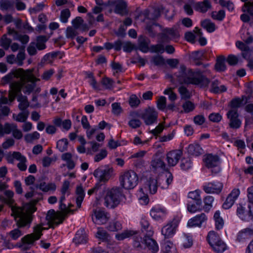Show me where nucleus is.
Returning a JSON list of instances; mask_svg holds the SVG:
<instances>
[{"instance_id":"obj_1","label":"nucleus","mask_w":253,"mask_h":253,"mask_svg":"<svg viewBox=\"0 0 253 253\" xmlns=\"http://www.w3.org/2000/svg\"><path fill=\"white\" fill-rule=\"evenodd\" d=\"M33 70V69L24 70L22 68H19L14 73L9 74L3 78L4 83L11 82L14 77L19 78L20 80L14 82L10 84L8 99L5 97H1L0 98V115H8L9 109L2 105L7 104L8 102H12L16 96H17V100L19 102V109L22 111H26L25 110L29 106V103L27 97L21 94V90L27 94H30L35 89L36 92H40L41 88L36 87V84L39 79L35 76Z\"/></svg>"},{"instance_id":"obj_2","label":"nucleus","mask_w":253,"mask_h":253,"mask_svg":"<svg viewBox=\"0 0 253 253\" xmlns=\"http://www.w3.org/2000/svg\"><path fill=\"white\" fill-rule=\"evenodd\" d=\"M6 196L5 203L11 208V215L16 219L19 218L17 223L19 227H24L30 224L32 221V214L34 212L36 208L31 204H25L22 208L13 205L14 193L11 190H6L4 192Z\"/></svg>"},{"instance_id":"obj_3","label":"nucleus","mask_w":253,"mask_h":253,"mask_svg":"<svg viewBox=\"0 0 253 253\" xmlns=\"http://www.w3.org/2000/svg\"><path fill=\"white\" fill-rule=\"evenodd\" d=\"M178 82L181 83H186L199 85L201 86H206L209 84L208 78L203 76L200 71L193 72L189 70L186 72L184 65H181L179 69V75L177 76Z\"/></svg>"},{"instance_id":"obj_4","label":"nucleus","mask_w":253,"mask_h":253,"mask_svg":"<svg viewBox=\"0 0 253 253\" xmlns=\"http://www.w3.org/2000/svg\"><path fill=\"white\" fill-rule=\"evenodd\" d=\"M67 195H62L59 199V208L61 212H55L54 210L49 211L47 212L46 218L49 222L54 225L57 226L61 223L65 218V216L71 211L67 208L64 204Z\"/></svg>"},{"instance_id":"obj_5","label":"nucleus","mask_w":253,"mask_h":253,"mask_svg":"<svg viewBox=\"0 0 253 253\" xmlns=\"http://www.w3.org/2000/svg\"><path fill=\"white\" fill-rule=\"evenodd\" d=\"M104 191L103 192H105V196L104 200V205L105 207L109 209H114L117 207L121 200L123 196V193L122 190L120 187H115L111 189H105L103 187Z\"/></svg>"},{"instance_id":"obj_6","label":"nucleus","mask_w":253,"mask_h":253,"mask_svg":"<svg viewBox=\"0 0 253 253\" xmlns=\"http://www.w3.org/2000/svg\"><path fill=\"white\" fill-rule=\"evenodd\" d=\"M138 181V176L133 170L123 171L119 176L121 186L126 190L133 189L137 185Z\"/></svg>"},{"instance_id":"obj_7","label":"nucleus","mask_w":253,"mask_h":253,"mask_svg":"<svg viewBox=\"0 0 253 253\" xmlns=\"http://www.w3.org/2000/svg\"><path fill=\"white\" fill-rule=\"evenodd\" d=\"M139 115L147 126L157 123L158 113L154 107H148L139 113Z\"/></svg>"},{"instance_id":"obj_8","label":"nucleus","mask_w":253,"mask_h":253,"mask_svg":"<svg viewBox=\"0 0 253 253\" xmlns=\"http://www.w3.org/2000/svg\"><path fill=\"white\" fill-rule=\"evenodd\" d=\"M114 169L112 168L105 166L95 169L93 172L94 176L97 179L99 182L105 183L113 175Z\"/></svg>"},{"instance_id":"obj_9","label":"nucleus","mask_w":253,"mask_h":253,"mask_svg":"<svg viewBox=\"0 0 253 253\" xmlns=\"http://www.w3.org/2000/svg\"><path fill=\"white\" fill-rule=\"evenodd\" d=\"M44 229L42 225L38 224L36 225L34 227L33 233L28 234L21 239V241L23 243V246L33 245L36 241L38 240L41 238L42 235V231Z\"/></svg>"},{"instance_id":"obj_10","label":"nucleus","mask_w":253,"mask_h":253,"mask_svg":"<svg viewBox=\"0 0 253 253\" xmlns=\"http://www.w3.org/2000/svg\"><path fill=\"white\" fill-rule=\"evenodd\" d=\"M12 132L13 136L17 139H20L23 137L22 131L17 128V126L14 124L5 123L4 126L0 124V135L4 134H10Z\"/></svg>"},{"instance_id":"obj_11","label":"nucleus","mask_w":253,"mask_h":253,"mask_svg":"<svg viewBox=\"0 0 253 253\" xmlns=\"http://www.w3.org/2000/svg\"><path fill=\"white\" fill-rule=\"evenodd\" d=\"M250 209V206H248V209H247L246 204H239L237 206V215L243 221H253V213Z\"/></svg>"},{"instance_id":"obj_12","label":"nucleus","mask_w":253,"mask_h":253,"mask_svg":"<svg viewBox=\"0 0 253 253\" xmlns=\"http://www.w3.org/2000/svg\"><path fill=\"white\" fill-rule=\"evenodd\" d=\"M205 162L208 168L211 169L212 173L216 174L220 172L219 159L217 155L212 154L207 155L205 159Z\"/></svg>"},{"instance_id":"obj_13","label":"nucleus","mask_w":253,"mask_h":253,"mask_svg":"<svg viewBox=\"0 0 253 253\" xmlns=\"http://www.w3.org/2000/svg\"><path fill=\"white\" fill-rule=\"evenodd\" d=\"M227 117L229 120V126L233 129H237L241 126L242 122L239 118L238 110L235 108H232L227 113Z\"/></svg>"},{"instance_id":"obj_14","label":"nucleus","mask_w":253,"mask_h":253,"mask_svg":"<svg viewBox=\"0 0 253 253\" xmlns=\"http://www.w3.org/2000/svg\"><path fill=\"white\" fill-rule=\"evenodd\" d=\"M177 226L178 223L175 220L170 221L164 226L162 228L161 233L164 236L165 239L172 237L176 233Z\"/></svg>"},{"instance_id":"obj_15","label":"nucleus","mask_w":253,"mask_h":253,"mask_svg":"<svg viewBox=\"0 0 253 253\" xmlns=\"http://www.w3.org/2000/svg\"><path fill=\"white\" fill-rule=\"evenodd\" d=\"M158 181L157 180L150 178L147 180L142 187L140 189V191L144 194H155L157 191Z\"/></svg>"},{"instance_id":"obj_16","label":"nucleus","mask_w":253,"mask_h":253,"mask_svg":"<svg viewBox=\"0 0 253 253\" xmlns=\"http://www.w3.org/2000/svg\"><path fill=\"white\" fill-rule=\"evenodd\" d=\"M203 190L206 193L219 194L223 188V184L219 181L206 182L203 186Z\"/></svg>"},{"instance_id":"obj_17","label":"nucleus","mask_w":253,"mask_h":253,"mask_svg":"<svg viewBox=\"0 0 253 253\" xmlns=\"http://www.w3.org/2000/svg\"><path fill=\"white\" fill-rule=\"evenodd\" d=\"M208 217L206 214L201 213L189 219L187 225L190 228L201 227L203 224L206 223Z\"/></svg>"},{"instance_id":"obj_18","label":"nucleus","mask_w":253,"mask_h":253,"mask_svg":"<svg viewBox=\"0 0 253 253\" xmlns=\"http://www.w3.org/2000/svg\"><path fill=\"white\" fill-rule=\"evenodd\" d=\"M108 214L102 209H96L93 211L92 220L97 224H103L107 222L109 219Z\"/></svg>"},{"instance_id":"obj_19","label":"nucleus","mask_w":253,"mask_h":253,"mask_svg":"<svg viewBox=\"0 0 253 253\" xmlns=\"http://www.w3.org/2000/svg\"><path fill=\"white\" fill-rule=\"evenodd\" d=\"M182 155V152L179 150L169 151L167 154L166 160L170 167L175 166Z\"/></svg>"},{"instance_id":"obj_20","label":"nucleus","mask_w":253,"mask_h":253,"mask_svg":"<svg viewBox=\"0 0 253 253\" xmlns=\"http://www.w3.org/2000/svg\"><path fill=\"white\" fill-rule=\"evenodd\" d=\"M151 217L156 220H163L166 216L167 211L164 208L160 206H156L152 208L150 211Z\"/></svg>"},{"instance_id":"obj_21","label":"nucleus","mask_w":253,"mask_h":253,"mask_svg":"<svg viewBox=\"0 0 253 253\" xmlns=\"http://www.w3.org/2000/svg\"><path fill=\"white\" fill-rule=\"evenodd\" d=\"M240 193V191L239 189H233L223 204V208L227 210L231 208L239 197Z\"/></svg>"},{"instance_id":"obj_22","label":"nucleus","mask_w":253,"mask_h":253,"mask_svg":"<svg viewBox=\"0 0 253 253\" xmlns=\"http://www.w3.org/2000/svg\"><path fill=\"white\" fill-rule=\"evenodd\" d=\"M253 236V227L246 228L241 230L237 235L236 241L243 243Z\"/></svg>"},{"instance_id":"obj_23","label":"nucleus","mask_w":253,"mask_h":253,"mask_svg":"<svg viewBox=\"0 0 253 253\" xmlns=\"http://www.w3.org/2000/svg\"><path fill=\"white\" fill-rule=\"evenodd\" d=\"M148 235L144 236V246L152 253H156L159 251V246L157 242Z\"/></svg>"},{"instance_id":"obj_24","label":"nucleus","mask_w":253,"mask_h":253,"mask_svg":"<svg viewBox=\"0 0 253 253\" xmlns=\"http://www.w3.org/2000/svg\"><path fill=\"white\" fill-rule=\"evenodd\" d=\"M178 36V32L174 28L165 29L162 33L161 41L162 42H168L170 40Z\"/></svg>"},{"instance_id":"obj_25","label":"nucleus","mask_w":253,"mask_h":253,"mask_svg":"<svg viewBox=\"0 0 253 253\" xmlns=\"http://www.w3.org/2000/svg\"><path fill=\"white\" fill-rule=\"evenodd\" d=\"M140 117L137 111H132L129 113L130 120L128 123V126L132 128H137L141 125V122L138 117Z\"/></svg>"},{"instance_id":"obj_26","label":"nucleus","mask_w":253,"mask_h":253,"mask_svg":"<svg viewBox=\"0 0 253 253\" xmlns=\"http://www.w3.org/2000/svg\"><path fill=\"white\" fill-rule=\"evenodd\" d=\"M161 248L163 253H177L175 245L168 239L163 240Z\"/></svg>"},{"instance_id":"obj_27","label":"nucleus","mask_w":253,"mask_h":253,"mask_svg":"<svg viewBox=\"0 0 253 253\" xmlns=\"http://www.w3.org/2000/svg\"><path fill=\"white\" fill-rule=\"evenodd\" d=\"M193 7L196 11L202 13H205L211 8V5L208 0H204L203 1H199L195 3Z\"/></svg>"},{"instance_id":"obj_28","label":"nucleus","mask_w":253,"mask_h":253,"mask_svg":"<svg viewBox=\"0 0 253 253\" xmlns=\"http://www.w3.org/2000/svg\"><path fill=\"white\" fill-rule=\"evenodd\" d=\"M150 42V41L148 38L143 36H140L138 40V49L144 53H147L150 49L149 48Z\"/></svg>"},{"instance_id":"obj_29","label":"nucleus","mask_w":253,"mask_h":253,"mask_svg":"<svg viewBox=\"0 0 253 253\" xmlns=\"http://www.w3.org/2000/svg\"><path fill=\"white\" fill-rule=\"evenodd\" d=\"M86 241L87 235L84 229L78 230L73 239V242L76 245L85 243Z\"/></svg>"},{"instance_id":"obj_30","label":"nucleus","mask_w":253,"mask_h":253,"mask_svg":"<svg viewBox=\"0 0 253 253\" xmlns=\"http://www.w3.org/2000/svg\"><path fill=\"white\" fill-rule=\"evenodd\" d=\"M141 230L143 232H146V235L152 236L154 234V231L152 227L150 226L148 220L145 217H142L140 220Z\"/></svg>"},{"instance_id":"obj_31","label":"nucleus","mask_w":253,"mask_h":253,"mask_svg":"<svg viewBox=\"0 0 253 253\" xmlns=\"http://www.w3.org/2000/svg\"><path fill=\"white\" fill-rule=\"evenodd\" d=\"M127 3L124 0H120L118 1L115 6L114 12L121 15H124L127 14V11L126 9Z\"/></svg>"},{"instance_id":"obj_32","label":"nucleus","mask_w":253,"mask_h":253,"mask_svg":"<svg viewBox=\"0 0 253 253\" xmlns=\"http://www.w3.org/2000/svg\"><path fill=\"white\" fill-rule=\"evenodd\" d=\"M38 188L44 192H54L56 189V186L54 183H46L45 182H41L37 186Z\"/></svg>"},{"instance_id":"obj_33","label":"nucleus","mask_w":253,"mask_h":253,"mask_svg":"<svg viewBox=\"0 0 253 253\" xmlns=\"http://www.w3.org/2000/svg\"><path fill=\"white\" fill-rule=\"evenodd\" d=\"M227 87L223 84H220L217 80L212 82L211 87V91L214 93H220L226 91Z\"/></svg>"},{"instance_id":"obj_34","label":"nucleus","mask_w":253,"mask_h":253,"mask_svg":"<svg viewBox=\"0 0 253 253\" xmlns=\"http://www.w3.org/2000/svg\"><path fill=\"white\" fill-rule=\"evenodd\" d=\"M72 155L70 153H65L61 155V159L66 162V166L69 169H73L75 167V163L72 160Z\"/></svg>"},{"instance_id":"obj_35","label":"nucleus","mask_w":253,"mask_h":253,"mask_svg":"<svg viewBox=\"0 0 253 253\" xmlns=\"http://www.w3.org/2000/svg\"><path fill=\"white\" fill-rule=\"evenodd\" d=\"M207 240L210 246L212 247L217 242L222 240L216 233L213 231H211L208 234Z\"/></svg>"},{"instance_id":"obj_36","label":"nucleus","mask_w":253,"mask_h":253,"mask_svg":"<svg viewBox=\"0 0 253 253\" xmlns=\"http://www.w3.org/2000/svg\"><path fill=\"white\" fill-rule=\"evenodd\" d=\"M76 194L77 195L76 198L77 207L78 208H80L85 195L84 190L82 186H78L77 187Z\"/></svg>"},{"instance_id":"obj_37","label":"nucleus","mask_w":253,"mask_h":253,"mask_svg":"<svg viewBox=\"0 0 253 253\" xmlns=\"http://www.w3.org/2000/svg\"><path fill=\"white\" fill-rule=\"evenodd\" d=\"M97 238L103 242H106L110 240V236L106 230L102 228L99 227L97 228V231L95 234Z\"/></svg>"},{"instance_id":"obj_38","label":"nucleus","mask_w":253,"mask_h":253,"mask_svg":"<svg viewBox=\"0 0 253 253\" xmlns=\"http://www.w3.org/2000/svg\"><path fill=\"white\" fill-rule=\"evenodd\" d=\"M202 202H194L189 201L187 203V209L189 212L195 213L201 210Z\"/></svg>"},{"instance_id":"obj_39","label":"nucleus","mask_w":253,"mask_h":253,"mask_svg":"<svg viewBox=\"0 0 253 253\" xmlns=\"http://www.w3.org/2000/svg\"><path fill=\"white\" fill-rule=\"evenodd\" d=\"M202 148L198 144H191L188 146V152L192 155L198 156L202 153Z\"/></svg>"},{"instance_id":"obj_40","label":"nucleus","mask_w":253,"mask_h":253,"mask_svg":"<svg viewBox=\"0 0 253 253\" xmlns=\"http://www.w3.org/2000/svg\"><path fill=\"white\" fill-rule=\"evenodd\" d=\"M213 218L215 221V225L216 229L220 230L222 229L224 225V221L220 216V212L219 211L215 212Z\"/></svg>"},{"instance_id":"obj_41","label":"nucleus","mask_w":253,"mask_h":253,"mask_svg":"<svg viewBox=\"0 0 253 253\" xmlns=\"http://www.w3.org/2000/svg\"><path fill=\"white\" fill-rule=\"evenodd\" d=\"M18 220H19V219L17 220V224H18L17 222ZM30 223H31V222ZM30 225V224H29L25 226H24L23 227H26V226H27L28 227H29ZM17 225H18V224H17ZM18 228L14 229L11 230L9 233L10 237L12 240H17L18 238L21 237L24 234V232H22L19 229V228H22V227H19V226H18Z\"/></svg>"},{"instance_id":"obj_42","label":"nucleus","mask_w":253,"mask_h":253,"mask_svg":"<svg viewBox=\"0 0 253 253\" xmlns=\"http://www.w3.org/2000/svg\"><path fill=\"white\" fill-rule=\"evenodd\" d=\"M215 68L217 71L221 72L226 70V65L225 64V57L223 56H220L217 57L216 62L215 65Z\"/></svg>"},{"instance_id":"obj_43","label":"nucleus","mask_w":253,"mask_h":253,"mask_svg":"<svg viewBox=\"0 0 253 253\" xmlns=\"http://www.w3.org/2000/svg\"><path fill=\"white\" fill-rule=\"evenodd\" d=\"M201 26L209 33H212L215 30V25L214 23L208 19H206L202 21Z\"/></svg>"},{"instance_id":"obj_44","label":"nucleus","mask_w":253,"mask_h":253,"mask_svg":"<svg viewBox=\"0 0 253 253\" xmlns=\"http://www.w3.org/2000/svg\"><path fill=\"white\" fill-rule=\"evenodd\" d=\"M107 229L111 232H117L122 229V225L120 221H113L109 222Z\"/></svg>"},{"instance_id":"obj_45","label":"nucleus","mask_w":253,"mask_h":253,"mask_svg":"<svg viewBox=\"0 0 253 253\" xmlns=\"http://www.w3.org/2000/svg\"><path fill=\"white\" fill-rule=\"evenodd\" d=\"M182 246L184 248H190L193 245V240L189 234H183L181 237Z\"/></svg>"},{"instance_id":"obj_46","label":"nucleus","mask_w":253,"mask_h":253,"mask_svg":"<svg viewBox=\"0 0 253 253\" xmlns=\"http://www.w3.org/2000/svg\"><path fill=\"white\" fill-rule=\"evenodd\" d=\"M173 177L171 173H168L164 178H162L159 181L160 185H161L162 189H166L168 187L169 185L170 184L172 181Z\"/></svg>"},{"instance_id":"obj_47","label":"nucleus","mask_w":253,"mask_h":253,"mask_svg":"<svg viewBox=\"0 0 253 253\" xmlns=\"http://www.w3.org/2000/svg\"><path fill=\"white\" fill-rule=\"evenodd\" d=\"M212 248L216 253H222L227 250V246L222 240H221L217 242Z\"/></svg>"},{"instance_id":"obj_48","label":"nucleus","mask_w":253,"mask_h":253,"mask_svg":"<svg viewBox=\"0 0 253 253\" xmlns=\"http://www.w3.org/2000/svg\"><path fill=\"white\" fill-rule=\"evenodd\" d=\"M135 234V232L132 230H126L124 231L121 233L117 234L115 235V238L119 241L123 240L126 238L132 236Z\"/></svg>"},{"instance_id":"obj_49","label":"nucleus","mask_w":253,"mask_h":253,"mask_svg":"<svg viewBox=\"0 0 253 253\" xmlns=\"http://www.w3.org/2000/svg\"><path fill=\"white\" fill-rule=\"evenodd\" d=\"M151 166L155 170H164L165 168L164 162L160 159H155L151 162Z\"/></svg>"},{"instance_id":"obj_50","label":"nucleus","mask_w":253,"mask_h":253,"mask_svg":"<svg viewBox=\"0 0 253 253\" xmlns=\"http://www.w3.org/2000/svg\"><path fill=\"white\" fill-rule=\"evenodd\" d=\"M144 237L142 238L140 236H135L133 237V247L138 249H142L144 246Z\"/></svg>"},{"instance_id":"obj_51","label":"nucleus","mask_w":253,"mask_h":253,"mask_svg":"<svg viewBox=\"0 0 253 253\" xmlns=\"http://www.w3.org/2000/svg\"><path fill=\"white\" fill-rule=\"evenodd\" d=\"M246 110L247 112L251 113V115L246 117V125H252L253 124V104H250L247 105Z\"/></svg>"},{"instance_id":"obj_52","label":"nucleus","mask_w":253,"mask_h":253,"mask_svg":"<svg viewBox=\"0 0 253 253\" xmlns=\"http://www.w3.org/2000/svg\"><path fill=\"white\" fill-rule=\"evenodd\" d=\"M21 154L19 152H9L6 155L5 158L8 163L13 164L14 159L16 160L19 159Z\"/></svg>"},{"instance_id":"obj_53","label":"nucleus","mask_w":253,"mask_h":253,"mask_svg":"<svg viewBox=\"0 0 253 253\" xmlns=\"http://www.w3.org/2000/svg\"><path fill=\"white\" fill-rule=\"evenodd\" d=\"M200 193L201 191L199 190L190 191L188 194V198L193 200L195 202H202Z\"/></svg>"},{"instance_id":"obj_54","label":"nucleus","mask_w":253,"mask_h":253,"mask_svg":"<svg viewBox=\"0 0 253 253\" xmlns=\"http://www.w3.org/2000/svg\"><path fill=\"white\" fill-rule=\"evenodd\" d=\"M29 116L28 111H22L18 115L13 114V118L19 122H25Z\"/></svg>"},{"instance_id":"obj_55","label":"nucleus","mask_w":253,"mask_h":253,"mask_svg":"<svg viewBox=\"0 0 253 253\" xmlns=\"http://www.w3.org/2000/svg\"><path fill=\"white\" fill-rule=\"evenodd\" d=\"M213 201L214 198L211 196H207L204 199V209L205 211H208L212 208Z\"/></svg>"},{"instance_id":"obj_56","label":"nucleus","mask_w":253,"mask_h":253,"mask_svg":"<svg viewBox=\"0 0 253 253\" xmlns=\"http://www.w3.org/2000/svg\"><path fill=\"white\" fill-rule=\"evenodd\" d=\"M19 162L17 164V167L21 171H25L27 169V166L26 163L27 162V158L22 154L19 157V159H18Z\"/></svg>"},{"instance_id":"obj_57","label":"nucleus","mask_w":253,"mask_h":253,"mask_svg":"<svg viewBox=\"0 0 253 253\" xmlns=\"http://www.w3.org/2000/svg\"><path fill=\"white\" fill-rule=\"evenodd\" d=\"M68 142L67 139L63 138L57 142L56 148L60 151L64 152L67 150Z\"/></svg>"},{"instance_id":"obj_58","label":"nucleus","mask_w":253,"mask_h":253,"mask_svg":"<svg viewBox=\"0 0 253 253\" xmlns=\"http://www.w3.org/2000/svg\"><path fill=\"white\" fill-rule=\"evenodd\" d=\"M25 59V53L24 48H20L16 57V64L19 66H21L23 64V61Z\"/></svg>"},{"instance_id":"obj_59","label":"nucleus","mask_w":253,"mask_h":253,"mask_svg":"<svg viewBox=\"0 0 253 253\" xmlns=\"http://www.w3.org/2000/svg\"><path fill=\"white\" fill-rule=\"evenodd\" d=\"M248 97L249 98L247 99L246 97H243L242 100H241L239 98H236L232 100L231 102V106L233 108L237 109V108L239 107L241 104H245L247 103L248 100L250 99L249 96Z\"/></svg>"},{"instance_id":"obj_60","label":"nucleus","mask_w":253,"mask_h":253,"mask_svg":"<svg viewBox=\"0 0 253 253\" xmlns=\"http://www.w3.org/2000/svg\"><path fill=\"white\" fill-rule=\"evenodd\" d=\"M178 92L182 99H188L191 97V93L189 91L183 86H181L178 88Z\"/></svg>"},{"instance_id":"obj_61","label":"nucleus","mask_w":253,"mask_h":253,"mask_svg":"<svg viewBox=\"0 0 253 253\" xmlns=\"http://www.w3.org/2000/svg\"><path fill=\"white\" fill-rule=\"evenodd\" d=\"M192 162L189 158L182 159L180 163V168L183 170H187L192 168Z\"/></svg>"},{"instance_id":"obj_62","label":"nucleus","mask_w":253,"mask_h":253,"mask_svg":"<svg viewBox=\"0 0 253 253\" xmlns=\"http://www.w3.org/2000/svg\"><path fill=\"white\" fill-rule=\"evenodd\" d=\"M70 182L68 180H64L63 182L60 192L62 195H67L68 196L70 194L69 186Z\"/></svg>"},{"instance_id":"obj_63","label":"nucleus","mask_w":253,"mask_h":253,"mask_svg":"<svg viewBox=\"0 0 253 253\" xmlns=\"http://www.w3.org/2000/svg\"><path fill=\"white\" fill-rule=\"evenodd\" d=\"M71 15V13L69 9H65L61 11L60 19L64 23H66L68 21V18Z\"/></svg>"},{"instance_id":"obj_64","label":"nucleus","mask_w":253,"mask_h":253,"mask_svg":"<svg viewBox=\"0 0 253 253\" xmlns=\"http://www.w3.org/2000/svg\"><path fill=\"white\" fill-rule=\"evenodd\" d=\"M242 10L253 15V2L250 1L245 2L242 7Z\"/></svg>"}]
</instances>
